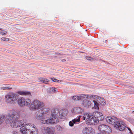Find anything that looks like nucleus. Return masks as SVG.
Listing matches in <instances>:
<instances>
[{"label": "nucleus", "instance_id": "nucleus-1", "mask_svg": "<svg viewBox=\"0 0 134 134\" xmlns=\"http://www.w3.org/2000/svg\"><path fill=\"white\" fill-rule=\"evenodd\" d=\"M106 121L110 124H114L115 128L120 131L124 130L126 127L124 122L119 120L115 117H108L105 118Z\"/></svg>", "mask_w": 134, "mask_h": 134}, {"label": "nucleus", "instance_id": "nucleus-2", "mask_svg": "<svg viewBox=\"0 0 134 134\" xmlns=\"http://www.w3.org/2000/svg\"><path fill=\"white\" fill-rule=\"evenodd\" d=\"M23 134H38V129L34 124H27L21 127L20 129Z\"/></svg>", "mask_w": 134, "mask_h": 134}, {"label": "nucleus", "instance_id": "nucleus-3", "mask_svg": "<svg viewBox=\"0 0 134 134\" xmlns=\"http://www.w3.org/2000/svg\"><path fill=\"white\" fill-rule=\"evenodd\" d=\"M19 97L18 94L13 92H10L5 95V100L7 103L14 104L16 102Z\"/></svg>", "mask_w": 134, "mask_h": 134}, {"label": "nucleus", "instance_id": "nucleus-4", "mask_svg": "<svg viewBox=\"0 0 134 134\" xmlns=\"http://www.w3.org/2000/svg\"><path fill=\"white\" fill-rule=\"evenodd\" d=\"M49 109L48 108H43L37 111L36 113L35 117L38 120H40L42 118L47 117L49 114L48 112Z\"/></svg>", "mask_w": 134, "mask_h": 134}, {"label": "nucleus", "instance_id": "nucleus-5", "mask_svg": "<svg viewBox=\"0 0 134 134\" xmlns=\"http://www.w3.org/2000/svg\"><path fill=\"white\" fill-rule=\"evenodd\" d=\"M44 106L43 103L37 99H35L32 102L30 106V109L33 111L37 110L42 108Z\"/></svg>", "mask_w": 134, "mask_h": 134}, {"label": "nucleus", "instance_id": "nucleus-6", "mask_svg": "<svg viewBox=\"0 0 134 134\" xmlns=\"http://www.w3.org/2000/svg\"><path fill=\"white\" fill-rule=\"evenodd\" d=\"M46 117L42 118L40 120V122L43 124H52L58 123L59 120L58 119L56 118H54L51 116L49 119H46Z\"/></svg>", "mask_w": 134, "mask_h": 134}, {"label": "nucleus", "instance_id": "nucleus-7", "mask_svg": "<svg viewBox=\"0 0 134 134\" xmlns=\"http://www.w3.org/2000/svg\"><path fill=\"white\" fill-rule=\"evenodd\" d=\"M17 101L19 106L21 107L25 106H29L31 103V101L30 99H25L23 97L18 98Z\"/></svg>", "mask_w": 134, "mask_h": 134}, {"label": "nucleus", "instance_id": "nucleus-8", "mask_svg": "<svg viewBox=\"0 0 134 134\" xmlns=\"http://www.w3.org/2000/svg\"><path fill=\"white\" fill-rule=\"evenodd\" d=\"M25 121L24 120H13L10 122V126L12 127H20L24 125Z\"/></svg>", "mask_w": 134, "mask_h": 134}, {"label": "nucleus", "instance_id": "nucleus-9", "mask_svg": "<svg viewBox=\"0 0 134 134\" xmlns=\"http://www.w3.org/2000/svg\"><path fill=\"white\" fill-rule=\"evenodd\" d=\"M71 112L73 115H79L82 114L84 112V109L80 107H75L72 108Z\"/></svg>", "mask_w": 134, "mask_h": 134}, {"label": "nucleus", "instance_id": "nucleus-10", "mask_svg": "<svg viewBox=\"0 0 134 134\" xmlns=\"http://www.w3.org/2000/svg\"><path fill=\"white\" fill-rule=\"evenodd\" d=\"M99 121L95 118L92 114L91 113L89 118L86 121V123L89 125H95L97 124Z\"/></svg>", "mask_w": 134, "mask_h": 134}, {"label": "nucleus", "instance_id": "nucleus-11", "mask_svg": "<svg viewBox=\"0 0 134 134\" xmlns=\"http://www.w3.org/2000/svg\"><path fill=\"white\" fill-rule=\"evenodd\" d=\"M42 132L46 134H55V130L53 129L44 126L42 127Z\"/></svg>", "mask_w": 134, "mask_h": 134}, {"label": "nucleus", "instance_id": "nucleus-12", "mask_svg": "<svg viewBox=\"0 0 134 134\" xmlns=\"http://www.w3.org/2000/svg\"><path fill=\"white\" fill-rule=\"evenodd\" d=\"M10 117L13 119H18L19 118V114L16 111L14 110L10 111L9 113Z\"/></svg>", "mask_w": 134, "mask_h": 134}, {"label": "nucleus", "instance_id": "nucleus-13", "mask_svg": "<svg viewBox=\"0 0 134 134\" xmlns=\"http://www.w3.org/2000/svg\"><path fill=\"white\" fill-rule=\"evenodd\" d=\"M68 113V111L67 109H64L60 110L59 112V118L61 119H63L67 115Z\"/></svg>", "mask_w": 134, "mask_h": 134}, {"label": "nucleus", "instance_id": "nucleus-14", "mask_svg": "<svg viewBox=\"0 0 134 134\" xmlns=\"http://www.w3.org/2000/svg\"><path fill=\"white\" fill-rule=\"evenodd\" d=\"M92 115L99 121H102L104 119V117L102 113L98 111L94 112L93 113Z\"/></svg>", "mask_w": 134, "mask_h": 134}, {"label": "nucleus", "instance_id": "nucleus-15", "mask_svg": "<svg viewBox=\"0 0 134 134\" xmlns=\"http://www.w3.org/2000/svg\"><path fill=\"white\" fill-rule=\"evenodd\" d=\"M90 96L87 94H81L80 96H75L73 97L72 98L74 100H80L83 98H90Z\"/></svg>", "mask_w": 134, "mask_h": 134}, {"label": "nucleus", "instance_id": "nucleus-16", "mask_svg": "<svg viewBox=\"0 0 134 134\" xmlns=\"http://www.w3.org/2000/svg\"><path fill=\"white\" fill-rule=\"evenodd\" d=\"M90 97L98 99L97 101L102 105H105L106 104V102L104 99L103 98H101L100 97L97 96L91 95L90 96Z\"/></svg>", "mask_w": 134, "mask_h": 134}, {"label": "nucleus", "instance_id": "nucleus-17", "mask_svg": "<svg viewBox=\"0 0 134 134\" xmlns=\"http://www.w3.org/2000/svg\"><path fill=\"white\" fill-rule=\"evenodd\" d=\"M91 103L90 101L86 99L83 100L82 103V105L87 108L91 105Z\"/></svg>", "mask_w": 134, "mask_h": 134}, {"label": "nucleus", "instance_id": "nucleus-18", "mask_svg": "<svg viewBox=\"0 0 134 134\" xmlns=\"http://www.w3.org/2000/svg\"><path fill=\"white\" fill-rule=\"evenodd\" d=\"M21 96H31V93L29 91H19L17 92Z\"/></svg>", "mask_w": 134, "mask_h": 134}, {"label": "nucleus", "instance_id": "nucleus-19", "mask_svg": "<svg viewBox=\"0 0 134 134\" xmlns=\"http://www.w3.org/2000/svg\"><path fill=\"white\" fill-rule=\"evenodd\" d=\"M59 111L58 109H55L52 111L51 113V116L54 118H56L58 119L57 116L58 115Z\"/></svg>", "mask_w": 134, "mask_h": 134}, {"label": "nucleus", "instance_id": "nucleus-20", "mask_svg": "<svg viewBox=\"0 0 134 134\" xmlns=\"http://www.w3.org/2000/svg\"><path fill=\"white\" fill-rule=\"evenodd\" d=\"M58 89L54 87L49 88L47 89L48 93L52 94L57 92Z\"/></svg>", "mask_w": 134, "mask_h": 134}, {"label": "nucleus", "instance_id": "nucleus-21", "mask_svg": "<svg viewBox=\"0 0 134 134\" xmlns=\"http://www.w3.org/2000/svg\"><path fill=\"white\" fill-rule=\"evenodd\" d=\"M107 126V125L102 124L100 125L98 127V129L99 131L104 133Z\"/></svg>", "mask_w": 134, "mask_h": 134}, {"label": "nucleus", "instance_id": "nucleus-22", "mask_svg": "<svg viewBox=\"0 0 134 134\" xmlns=\"http://www.w3.org/2000/svg\"><path fill=\"white\" fill-rule=\"evenodd\" d=\"M92 130V131H91L92 133H93V131L94 130L93 128L90 127H89L88 128L87 127H85L83 128L82 130V133H86V134H88L89 133L90 130Z\"/></svg>", "mask_w": 134, "mask_h": 134}, {"label": "nucleus", "instance_id": "nucleus-23", "mask_svg": "<svg viewBox=\"0 0 134 134\" xmlns=\"http://www.w3.org/2000/svg\"><path fill=\"white\" fill-rule=\"evenodd\" d=\"M91 113H85L84 115V116H81V118L83 119V120H85L86 119V120H87L89 118V116H90Z\"/></svg>", "mask_w": 134, "mask_h": 134}, {"label": "nucleus", "instance_id": "nucleus-24", "mask_svg": "<svg viewBox=\"0 0 134 134\" xmlns=\"http://www.w3.org/2000/svg\"><path fill=\"white\" fill-rule=\"evenodd\" d=\"M81 116L79 115L77 116L76 118L72 120L75 124H78L79 123Z\"/></svg>", "mask_w": 134, "mask_h": 134}, {"label": "nucleus", "instance_id": "nucleus-25", "mask_svg": "<svg viewBox=\"0 0 134 134\" xmlns=\"http://www.w3.org/2000/svg\"><path fill=\"white\" fill-rule=\"evenodd\" d=\"M107 127L106 130H105L104 133L105 134H109L111 133L112 131L111 128L108 125Z\"/></svg>", "mask_w": 134, "mask_h": 134}, {"label": "nucleus", "instance_id": "nucleus-26", "mask_svg": "<svg viewBox=\"0 0 134 134\" xmlns=\"http://www.w3.org/2000/svg\"><path fill=\"white\" fill-rule=\"evenodd\" d=\"M39 80L40 82L45 83H47L49 81L48 80L44 78H40L39 79Z\"/></svg>", "mask_w": 134, "mask_h": 134}, {"label": "nucleus", "instance_id": "nucleus-27", "mask_svg": "<svg viewBox=\"0 0 134 134\" xmlns=\"http://www.w3.org/2000/svg\"><path fill=\"white\" fill-rule=\"evenodd\" d=\"M5 118V116L4 115H0V124L4 121Z\"/></svg>", "mask_w": 134, "mask_h": 134}, {"label": "nucleus", "instance_id": "nucleus-28", "mask_svg": "<svg viewBox=\"0 0 134 134\" xmlns=\"http://www.w3.org/2000/svg\"><path fill=\"white\" fill-rule=\"evenodd\" d=\"M10 85H8L6 87H3L1 88V89L3 90H11L12 89V87H10Z\"/></svg>", "mask_w": 134, "mask_h": 134}, {"label": "nucleus", "instance_id": "nucleus-29", "mask_svg": "<svg viewBox=\"0 0 134 134\" xmlns=\"http://www.w3.org/2000/svg\"><path fill=\"white\" fill-rule=\"evenodd\" d=\"M93 102L94 104V108L95 109H99V107H98V103L95 101L93 100Z\"/></svg>", "mask_w": 134, "mask_h": 134}, {"label": "nucleus", "instance_id": "nucleus-30", "mask_svg": "<svg viewBox=\"0 0 134 134\" xmlns=\"http://www.w3.org/2000/svg\"><path fill=\"white\" fill-rule=\"evenodd\" d=\"M57 129L60 131H62L65 129V128L63 126H61L59 125H57Z\"/></svg>", "mask_w": 134, "mask_h": 134}, {"label": "nucleus", "instance_id": "nucleus-31", "mask_svg": "<svg viewBox=\"0 0 134 134\" xmlns=\"http://www.w3.org/2000/svg\"><path fill=\"white\" fill-rule=\"evenodd\" d=\"M51 80L53 82H60V83L61 82V80H58L54 78H51Z\"/></svg>", "mask_w": 134, "mask_h": 134}, {"label": "nucleus", "instance_id": "nucleus-32", "mask_svg": "<svg viewBox=\"0 0 134 134\" xmlns=\"http://www.w3.org/2000/svg\"><path fill=\"white\" fill-rule=\"evenodd\" d=\"M74 122L72 120V121H70L69 122V125L70 126H74Z\"/></svg>", "mask_w": 134, "mask_h": 134}, {"label": "nucleus", "instance_id": "nucleus-33", "mask_svg": "<svg viewBox=\"0 0 134 134\" xmlns=\"http://www.w3.org/2000/svg\"><path fill=\"white\" fill-rule=\"evenodd\" d=\"M0 33L2 35H6L7 34V32L4 30H2L0 31Z\"/></svg>", "mask_w": 134, "mask_h": 134}, {"label": "nucleus", "instance_id": "nucleus-34", "mask_svg": "<svg viewBox=\"0 0 134 134\" xmlns=\"http://www.w3.org/2000/svg\"><path fill=\"white\" fill-rule=\"evenodd\" d=\"M1 40L4 41H8L9 40V39L8 38L6 37H2L1 38Z\"/></svg>", "mask_w": 134, "mask_h": 134}, {"label": "nucleus", "instance_id": "nucleus-35", "mask_svg": "<svg viewBox=\"0 0 134 134\" xmlns=\"http://www.w3.org/2000/svg\"><path fill=\"white\" fill-rule=\"evenodd\" d=\"M86 59L89 60H93V59L90 56H86Z\"/></svg>", "mask_w": 134, "mask_h": 134}, {"label": "nucleus", "instance_id": "nucleus-36", "mask_svg": "<svg viewBox=\"0 0 134 134\" xmlns=\"http://www.w3.org/2000/svg\"><path fill=\"white\" fill-rule=\"evenodd\" d=\"M126 128H127V129H128L129 131V133L132 132L131 129L129 127H126Z\"/></svg>", "mask_w": 134, "mask_h": 134}, {"label": "nucleus", "instance_id": "nucleus-37", "mask_svg": "<svg viewBox=\"0 0 134 134\" xmlns=\"http://www.w3.org/2000/svg\"><path fill=\"white\" fill-rule=\"evenodd\" d=\"M13 134H19V133L17 131H14L13 132Z\"/></svg>", "mask_w": 134, "mask_h": 134}, {"label": "nucleus", "instance_id": "nucleus-38", "mask_svg": "<svg viewBox=\"0 0 134 134\" xmlns=\"http://www.w3.org/2000/svg\"><path fill=\"white\" fill-rule=\"evenodd\" d=\"M66 60L65 59H62L61 60V61L62 62H65L66 61Z\"/></svg>", "mask_w": 134, "mask_h": 134}, {"label": "nucleus", "instance_id": "nucleus-39", "mask_svg": "<svg viewBox=\"0 0 134 134\" xmlns=\"http://www.w3.org/2000/svg\"><path fill=\"white\" fill-rule=\"evenodd\" d=\"M97 134H105L103 132H101L99 133H98Z\"/></svg>", "mask_w": 134, "mask_h": 134}, {"label": "nucleus", "instance_id": "nucleus-40", "mask_svg": "<svg viewBox=\"0 0 134 134\" xmlns=\"http://www.w3.org/2000/svg\"><path fill=\"white\" fill-rule=\"evenodd\" d=\"M128 134H133V133H132V132H131L129 133Z\"/></svg>", "mask_w": 134, "mask_h": 134}, {"label": "nucleus", "instance_id": "nucleus-41", "mask_svg": "<svg viewBox=\"0 0 134 134\" xmlns=\"http://www.w3.org/2000/svg\"><path fill=\"white\" fill-rule=\"evenodd\" d=\"M57 55H59V54H60V53H57Z\"/></svg>", "mask_w": 134, "mask_h": 134}, {"label": "nucleus", "instance_id": "nucleus-42", "mask_svg": "<svg viewBox=\"0 0 134 134\" xmlns=\"http://www.w3.org/2000/svg\"><path fill=\"white\" fill-rule=\"evenodd\" d=\"M133 113L134 114V111H133Z\"/></svg>", "mask_w": 134, "mask_h": 134}]
</instances>
